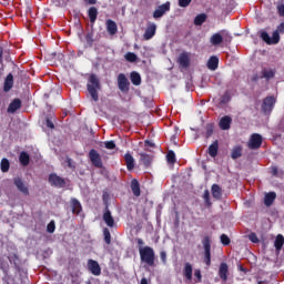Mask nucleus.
<instances>
[{"label": "nucleus", "instance_id": "20", "mask_svg": "<svg viewBox=\"0 0 284 284\" xmlns=\"http://www.w3.org/2000/svg\"><path fill=\"white\" fill-rule=\"evenodd\" d=\"M17 110H21V99L16 98L11 101V103L9 104L7 112L9 114H14V112H17Z\"/></svg>", "mask_w": 284, "mask_h": 284}, {"label": "nucleus", "instance_id": "57", "mask_svg": "<svg viewBox=\"0 0 284 284\" xmlns=\"http://www.w3.org/2000/svg\"><path fill=\"white\" fill-rule=\"evenodd\" d=\"M144 145H145V148H154V142H152L150 140H145Z\"/></svg>", "mask_w": 284, "mask_h": 284}, {"label": "nucleus", "instance_id": "43", "mask_svg": "<svg viewBox=\"0 0 284 284\" xmlns=\"http://www.w3.org/2000/svg\"><path fill=\"white\" fill-rule=\"evenodd\" d=\"M124 58H125V61H129V63H135V61L138 59V57L135 55L134 52L125 53Z\"/></svg>", "mask_w": 284, "mask_h": 284}, {"label": "nucleus", "instance_id": "35", "mask_svg": "<svg viewBox=\"0 0 284 284\" xmlns=\"http://www.w3.org/2000/svg\"><path fill=\"white\" fill-rule=\"evenodd\" d=\"M207 21V14L200 13L194 18V26H203Z\"/></svg>", "mask_w": 284, "mask_h": 284}, {"label": "nucleus", "instance_id": "58", "mask_svg": "<svg viewBox=\"0 0 284 284\" xmlns=\"http://www.w3.org/2000/svg\"><path fill=\"white\" fill-rule=\"evenodd\" d=\"M194 276H195L196 280L201 281V278H202L201 270H196V271L194 272Z\"/></svg>", "mask_w": 284, "mask_h": 284}, {"label": "nucleus", "instance_id": "18", "mask_svg": "<svg viewBox=\"0 0 284 284\" xmlns=\"http://www.w3.org/2000/svg\"><path fill=\"white\" fill-rule=\"evenodd\" d=\"M154 34H156V24L151 23L146 27L144 34H143V39L145 41H150V39H152L154 37Z\"/></svg>", "mask_w": 284, "mask_h": 284}, {"label": "nucleus", "instance_id": "27", "mask_svg": "<svg viewBox=\"0 0 284 284\" xmlns=\"http://www.w3.org/2000/svg\"><path fill=\"white\" fill-rule=\"evenodd\" d=\"M88 17L90 19V23H97V18L99 17V9H97V7H91L88 10Z\"/></svg>", "mask_w": 284, "mask_h": 284}, {"label": "nucleus", "instance_id": "26", "mask_svg": "<svg viewBox=\"0 0 284 284\" xmlns=\"http://www.w3.org/2000/svg\"><path fill=\"white\" fill-rule=\"evenodd\" d=\"M131 191L133 195L141 196V184L139 183V180H131Z\"/></svg>", "mask_w": 284, "mask_h": 284}, {"label": "nucleus", "instance_id": "56", "mask_svg": "<svg viewBox=\"0 0 284 284\" xmlns=\"http://www.w3.org/2000/svg\"><path fill=\"white\" fill-rule=\"evenodd\" d=\"M135 242H136L138 245H139V250H140V247H143V245H145V242H144L143 239H141V237H138V239L135 240Z\"/></svg>", "mask_w": 284, "mask_h": 284}, {"label": "nucleus", "instance_id": "32", "mask_svg": "<svg viewBox=\"0 0 284 284\" xmlns=\"http://www.w3.org/2000/svg\"><path fill=\"white\" fill-rule=\"evenodd\" d=\"M19 161H20L21 165H23L24 168L30 165V154H28V152H26V151H22L20 153Z\"/></svg>", "mask_w": 284, "mask_h": 284}, {"label": "nucleus", "instance_id": "4", "mask_svg": "<svg viewBox=\"0 0 284 284\" xmlns=\"http://www.w3.org/2000/svg\"><path fill=\"white\" fill-rule=\"evenodd\" d=\"M284 34V22H281L277 26V29L273 32L272 38L270 37V33H267L266 31H263L261 33V39L264 40L265 43H267V45H276V43H278V41H281V34Z\"/></svg>", "mask_w": 284, "mask_h": 284}, {"label": "nucleus", "instance_id": "17", "mask_svg": "<svg viewBox=\"0 0 284 284\" xmlns=\"http://www.w3.org/2000/svg\"><path fill=\"white\" fill-rule=\"evenodd\" d=\"M88 267H89V272H91L93 276H101V266L99 265V262L94 260H89Z\"/></svg>", "mask_w": 284, "mask_h": 284}, {"label": "nucleus", "instance_id": "8", "mask_svg": "<svg viewBox=\"0 0 284 284\" xmlns=\"http://www.w3.org/2000/svg\"><path fill=\"white\" fill-rule=\"evenodd\" d=\"M13 185L17 187L18 192L23 194V196H30V189L28 184L20 176L13 178Z\"/></svg>", "mask_w": 284, "mask_h": 284}, {"label": "nucleus", "instance_id": "59", "mask_svg": "<svg viewBox=\"0 0 284 284\" xmlns=\"http://www.w3.org/2000/svg\"><path fill=\"white\" fill-rule=\"evenodd\" d=\"M203 199H204V201L210 200V191H209V190H205V191H204V193H203Z\"/></svg>", "mask_w": 284, "mask_h": 284}, {"label": "nucleus", "instance_id": "49", "mask_svg": "<svg viewBox=\"0 0 284 284\" xmlns=\"http://www.w3.org/2000/svg\"><path fill=\"white\" fill-rule=\"evenodd\" d=\"M192 3V0H179L180 8H187Z\"/></svg>", "mask_w": 284, "mask_h": 284}, {"label": "nucleus", "instance_id": "1", "mask_svg": "<svg viewBox=\"0 0 284 284\" xmlns=\"http://www.w3.org/2000/svg\"><path fill=\"white\" fill-rule=\"evenodd\" d=\"M7 258L9 263L0 257V270L4 274L2 284H30L26 261L21 258L19 253H9Z\"/></svg>", "mask_w": 284, "mask_h": 284}, {"label": "nucleus", "instance_id": "34", "mask_svg": "<svg viewBox=\"0 0 284 284\" xmlns=\"http://www.w3.org/2000/svg\"><path fill=\"white\" fill-rule=\"evenodd\" d=\"M209 70H216L219 68V58L213 55L207 61Z\"/></svg>", "mask_w": 284, "mask_h": 284}, {"label": "nucleus", "instance_id": "45", "mask_svg": "<svg viewBox=\"0 0 284 284\" xmlns=\"http://www.w3.org/2000/svg\"><path fill=\"white\" fill-rule=\"evenodd\" d=\"M104 148H105L106 150H115V149H116V143H115L113 140H111V141H105V142H104Z\"/></svg>", "mask_w": 284, "mask_h": 284}, {"label": "nucleus", "instance_id": "16", "mask_svg": "<svg viewBox=\"0 0 284 284\" xmlns=\"http://www.w3.org/2000/svg\"><path fill=\"white\" fill-rule=\"evenodd\" d=\"M178 63L180 65V68L182 69H187L190 68V53L187 52H182L179 58H178Z\"/></svg>", "mask_w": 284, "mask_h": 284}, {"label": "nucleus", "instance_id": "7", "mask_svg": "<svg viewBox=\"0 0 284 284\" xmlns=\"http://www.w3.org/2000/svg\"><path fill=\"white\" fill-rule=\"evenodd\" d=\"M89 161L93 168H98V170H102L103 168V160L101 159V154L95 149H91L89 151Z\"/></svg>", "mask_w": 284, "mask_h": 284}, {"label": "nucleus", "instance_id": "12", "mask_svg": "<svg viewBox=\"0 0 284 284\" xmlns=\"http://www.w3.org/2000/svg\"><path fill=\"white\" fill-rule=\"evenodd\" d=\"M49 183L53 187H65V180L63 178L57 175V173H51L49 175Z\"/></svg>", "mask_w": 284, "mask_h": 284}, {"label": "nucleus", "instance_id": "55", "mask_svg": "<svg viewBox=\"0 0 284 284\" xmlns=\"http://www.w3.org/2000/svg\"><path fill=\"white\" fill-rule=\"evenodd\" d=\"M277 12H278L280 17H284V4L277 6Z\"/></svg>", "mask_w": 284, "mask_h": 284}, {"label": "nucleus", "instance_id": "31", "mask_svg": "<svg viewBox=\"0 0 284 284\" xmlns=\"http://www.w3.org/2000/svg\"><path fill=\"white\" fill-rule=\"evenodd\" d=\"M140 161L145 168H150V165H152V156L148 153H140Z\"/></svg>", "mask_w": 284, "mask_h": 284}, {"label": "nucleus", "instance_id": "3", "mask_svg": "<svg viewBox=\"0 0 284 284\" xmlns=\"http://www.w3.org/2000/svg\"><path fill=\"white\" fill-rule=\"evenodd\" d=\"M87 90L93 101H99V91L101 90V80L97 73H91L88 79Z\"/></svg>", "mask_w": 284, "mask_h": 284}, {"label": "nucleus", "instance_id": "47", "mask_svg": "<svg viewBox=\"0 0 284 284\" xmlns=\"http://www.w3.org/2000/svg\"><path fill=\"white\" fill-rule=\"evenodd\" d=\"M54 230H57V225L54 224V221H51L47 225V232H49V234H54Z\"/></svg>", "mask_w": 284, "mask_h": 284}, {"label": "nucleus", "instance_id": "40", "mask_svg": "<svg viewBox=\"0 0 284 284\" xmlns=\"http://www.w3.org/2000/svg\"><path fill=\"white\" fill-rule=\"evenodd\" d=\"M103 237L106 245H110V243H112V235L110 234V229L108 227L103 229Z\"/></svg>", "mask_w": 284, "mask_h": 284}, {"label": "nucleus", "instance_id": "19", "mask_svg": "<svg viewBox=\"0 0 284 284\" xmlns=\"http://www.w3.org/2000/svg\"><path fill=\"white\" fill-rule=\"evenodd\" d=\"M227 274H230V267L227 266V263L222 262L219 268V276L224 283L227 281Z\"/></svg>", "mask_w": 284, "mask_h": 284}, {"label": "nucleus", "instance_id": "50", "mask_svg": "<svg viewBox=\"0 0 284 284\" xmlns=\"http://www.w3.org/2000/svg\"><path fill=\"white\" fill-rule=\"evenodd\" d=\"M248 241H251V243H258V236L256 235V233H251L248 235Z\"/></svg>", "mask_w": 284, "mask_h": 284}, {"label": "nucleus", "instance_id": "52", "mask_svg": "<svg viewBox=\"0 0 284 284\" xmlns=\"http://www.w3.org/2000/svg\"><path fill=\"white\" fill-rule=\"evenodd\" d=\"M45 125H47V128H49V130H54V122H52V120H50V118L45 119Z\"/></svg>", "mask_w": 284, "mask_h": 284}, {"label": "nucleus", "instance_id": "6", "mask_svg": "<svg viewBox=\"0 0 284 284\" xmlns=\"http://www.w3.org/2000/svg\"><path fill=\"white\" fill-rule=\"evenodd\" d=\"M202 245L204 247V256L203 262L205 263L206 267L212 265V240L210 236H204L202 240Z\"/></svg>", "mask_w": 284, "mask_h": 284}, {"label": "nucleus", "instance_id": "2", "mask_svg": "<svg viewBox=\"0 0 284 284\" xmlns=\"http://www.w3.org/2000/svg\"><path fill=\"white\" fill-rule=\"evenodd\" d=\"M4 57V60L10 63H12V73H9L3 82V92H10L12 88H14V79L17 83H21L23 81V77H26V71L21 70L19 65H17L13 61L12 58H10V52L2 50V58Z\"/></svg>", "mask_w": 284, "mask_h": 284}, {"label": "nucleus", "instance_id": "51", "mask_svg": "<svg viewBox=\"0 0 284 284\" xmlns=\"http://www.w3.org/2000/svg\"><path fill=\"white\" fill-rule=\"evenodd\" d=\"M160 258L162 263L165 265L168 263V253H165V251L160 252Z\"/></svg>", "mask_w": 284, "mask_h": 284}, {"label": "nucleus", "instance_id": "33", "mask_svg": "<svg viewBox=\"0 0 284 284\" xmlns=\"http://www.w3.org/2000/svg\"><path fill=\"white\" fill-rule=\"evenodd\" d=\"M274 77H276V71H274L272 69H263L262 70L261 79H266L267 81H270V79H274Z\"/></svg>", "mask_w": 284, "mask_h": 284}, {"label": "nucleus", "instance_id": "54", "mask_svg": "<svg viewBox=\"0 0 284 284\" xmlns=\"http://www.w3.org/2000/svg\"><path fill=\"white\" fill-rule=\"evenodd\" d=\"M271 174L272 176H278V166H272Z\"/></svg>", "mask_w": 284, "mask_h": 284}, {"label": "nucleus", "instance_id": "38", "mask_svg": "<svg viewBox=\"0 0 284 284\" xmlns=\"http://www.w3.org/2000/svg\"><path fill=\"white\" fill-rule=\"evenodd\" d=\"M183 274L187 281H191L192 278V264L186 263L184 266Z\"/></svg>", "mask_w": 284, "mask_h": 284}, {"label": "nucleus", "instance_id": "60", "mask_svg": "<svg viewBox=\"0 0 284 284\" xmlns=\"http://www.w3.org/2000/svg\"><path fill=\"white\" fill-rule=\"evenodd\" d=\"M204 203H205L206 207H212V201L210 199L209 200H204Z\"/></svg>", "mask_w": 284, "mask_h": 284}, {"label": "nucleus", "instance_id": "22", "mask_svg": "<svg viewBox=\"0 0 284 284\" xmlns=\"http://www.w3.org/2000/svg\"><path fill=\"white\" fill-rule=\"evenodd\" d=\"M219 125L221 130H230L232 128V116L225 115L221 118Z\"/></svg>", "mask_w": 284, "mask_h": 284}, {"label": "nucleus", "instance_id": "41", "mask_svg": "<svg viewBox=\"0 0 284 284\" xmlns=\"http://www.w3.org/2000/svg\"><path fill=\"white\" fill-rule=\"evenodd\" d=\"M0 168H1V172H8L10 170V161L6 158L2 159Z\"/></svg>", "mask_w": 284, "mask_h": 284}, {"label": "nucleus", "instance_id": "21", "mask_svg": "<svg viewBox=\"0 0 284 284\" xmlns=\"http://www.w3.org/2000/svg\"><path fill=\"white\" fill-rule=\"evenodd\" d=\"M211 194L215 201H221L223 199V189L219 184H213L211 187Z\"/></svg>", "mask_w": 284, "mask_h": 284}, {"label": "nucleus", "instance_id": "61", "mask_svg": "<svg viewBox=\"0 0 284 284\" xmlns=\"http://www.w3.org/2000/svg\"><path fill=\"white\" fill-rule=\"evenodd\" d=\"M67 163H68V168H74V165H72V159L67 158Z\"/></svg>", "mask_w": 284, "mask_h": 284}, {"label": "nucleus", "instance_id": "42", "mask_svg": "<svg viewBox=\"0 0 284 284\" xmlns=\"http://www.w3.org/2000/svg\"><path fill=\"white\" fill-rule=\"evenodd\" d=\"M205 130H206L205 136L206 139H210V136L214 134V123H207L205 126Z\"/></svg>", "mask_w": 284, "mask_h": 284}, {"label": "nucleus", "instance_id": "14", "mask_svg": "<svg viewBox=\"0 0 284 284\" xmlns=\"http://www.w3.org/2000/svg\"><path fill=\"white\" fill-rule=\"evenodd\" d=\"M165 12H170V1L159 6L153 12V19H161L165 14Z\"/></svg>", "mask_w": 284, "mask_h": 284}, {"label": "nucleus", "instance_id": "24", "mask_svg": "<svg viewBox=\"0 0 284 284\" xmlns=\"http://www.w3.org/2000/svg\"><path fill=\"white\" fill-rule=\"evenodd\" d=\"M71 210L72 214L79 215L80 212H83V206L81 205V202L77 200L75 197L71 199Z\"/></svg>", "mask_w": 284, "mask_h": 284}, {"label": "nucleus", "instance_id": "29", "mask_svg": "<svg viewBox=\"0 0 284 284\" xmlns=\"http://www.w3.org/2000/svg\"><path fill=\"white\" fill-rule=\"evenodd\" d=\"M274 201H276V192H270L265 194L264 205L270 207V205H273Z\"/></svg>", "mask_w": 284, "mask_h": 284}, {"label": "nucleus", "instance_id": "36", "mask_svg": "<svg viewBox=\"0 0 284 284\" xmlns=\"http://www.w3.org/2000/svg\"><path fill=\"white\" fill-rule=\"evenodd\" d=\"M283 245H284V236L278 234L275 239L274 247L275 250H283Z\"/></svg>", "mask_w": 284, "mask_h": 284}, {"label": "nucleus", "instance_id": "23", "mask_svg": "<svg viewBox=\"0 0 284 284\" xmlns=\"http://www.w3.org/2000/svg\"><path fill=\"white\" fill-rule=\"evenodd\" d=\"M207 154L212 159H216V156H219V140H215L212 144H210Z\"/></svg>", "mask_w": 284, "mask_h": 284}, {"label": "nucleus", "instance_id": "63", "mask_svg": "<svg viewBox=\"0 0 284 284\" xmlns=\"http://www.w3.org/2000/svg\"><path fill=\"white\" fill-rule=\"evenodd\" d=\"M257 284H267V281L266 280H257Z\"/></svg>", "mask_w": 284, "mask_h": 284}, {"label": "nucleus", "instance_id": "62", "mask_svg": "<svg viewBox=\"0 0 284 284\" xmlns=\"http://www.w3.org/2000/svg\"><path fill=\"white\" fill-rule=\"evenodd\" d=\"M240 272H244V274H247V268L243 267V265H239Z\"/></svg>", "mask_w": 284, "mask_h": 284}, {"label": "nucleus", "instance_id": "48", "mask_svg": "<svg viewBox=\"0 0 284 284\" xmlns=\"http://www.w3.org/2000/svg\"><path fill=\"white\" fill-rule=\"evenodd\" d=\"M85 41L89 45H92V43H94V33L92 32L87 33Z\"/></svg>", "mask_w": 284, "mask_h": 284}, {"label": "nucleus", "instance_id": "15", "mask_svg": "<svg viewBox=\"0 0 284 284\" xmlns=\"http://www.w3.org/2000/svg\"><path fill=\"white\" fill-rule=\"evenodd\" d=\"M225 39V41H232V36H227V38L223 37V34L221 33H214L211 38H210V43L211 45H221V43H223V40Z\"/></svg>", "mask_w": 284, "mask_h": 284}, {"label": "nucleus", "instance_id": "10", "mask_svg": "<svg viewBox=\"0 0 284 284\" xmlns=\"http://www.w3.org/2000/svg\"><path fill=\"white\" fill-rule=\"evenodd\" d=\"M263 145V136L258 133H253L248 141L250 150H258Z\"/></svg>", "mask_w": 284, "mask_h": 284}, {"label": "nucleus", "instance_id": "30", "mask_svg": "<svg viewBox=\"0 0 284 284\" xmlns=\"http://www.w3.org/2000/svg\"><path fill=\"white\" fill-rule=\"evenodd\" d=\"M241 156H243V146L241 145L234 146L231 152V159L236 161V159H241Z\"/></svg>", "mask_w": 284, "mask_h": 284}, {"label": "nucleus", "instance_id": "5", "mask_svg": "<svg viewBox=\"0 0 284 284\" xmlns=\"http://www.w3.org/2000/svg\"><path fill=\"white\" fill-rule=\"evenodd\" d=\"M139 254L142 263H145L146 265H149V267H154V261H156L154 248H152L151 246L140 247Z\"/></svg>", "mask_w": 284, "mask_h": 284}, {"label": "nucleus", "instance_id": "44", "mask_svg": "<svg viewBox=\"0 0 284 284\" xmlns=\"http://www.w3.org/2000/svg\"><path fill=\"white\" fill-rule=\"evenodd\" d=\"M3 78V48H0V79Z\"/></svg>", "mask_w": 284, "mask_h": 284}, {"label": "nucleus", "instance_id": "9", "mask_svg": "<svg viewBox=\"0 0 284 284\" xmlns=\"http://www.w3.org/2000/svg\"><path fill=\"white\" fill-rule=\"evenodd\" d=\"M275 105L276 98H274L273 95H268L263 100L262 112H264V114H272V110H274Z\"/></svg>", "mask_w": 284, "mask_h": 284}, {"label": "nucleus", "instance_id": "37", "mask_svg": "<svg viewBox=\"0 0 284 284\" xmlns=\"http://www.w3.org/2000/svg\"><path fill=\"white\" fill-rule=\"evenodd\" d=\"M131 83L133 85H139L141 83V74H139V72H131Z\"/></svg>", "mask_w": 284, "mask_h": 284}, {"label": "nucleus", "instance_id": "11", "mask_svg": "<svg viewBox=\"0 0 284 284\" xmlns=\"http://www.w3.org/2000/svg\"><path fill=\"white\" fill-rule=\"evenodd\" d=\"M102 219L108 227H116V222L114 221V217L112 216V212L110 211L108 204L106 207H104Z\"/></svg>", "mask_w": 284, "mask_h": 284}, {"label": "nucleus", "instance_id": "13", "mask_svg": "<svg viewBox=\"0 0 284 284\" xmlns=\"http://www.w3.org/2000/svg\"><path fill=\"white\" fill-rule=\"evenodd\" d=\"M118 88L121 92H130V81L123 73L118 75Z\"/></svg>", "mask_w": 284, "mask_h": 284}, {"label": "nucleus", "instance_id": "53", "mask_svg": "<svg viewBox=\"0 0 284 284\" xmlns=\"http://www.w3.org/2000/svg\"><path fill=\"white\" fill-rule=\"evenodd\" d=\"M108 199H110V195H108V193H103L102 201H103L105 207H110V204L108 203Z\"/></svg>", "mask_w": 284, "mask_h": 284}, {"label": "nucleus", "instance_id": "25", "mask_svg": "<svg viewBox=\"0 0 284 284\" xmlns=\"http://www.w3.org/2000/svg\"><path fill=\"white\" fill-rule=\"evenodd\" d=\"M106 32L111 36L114 37L119 32V28L116 27V22L113 20H106Z\"/></svg>", "mask_w": 284, "mask_h": 284}, {"label": "nucleus", "instance_id": "39", "mask_svg": "<svg viewBox=\"0 0 284 284\" xmlns=\"http://www.w3.org/2000/svg\"><path fill=\"white\" fill-rule=\"evenodd\" d=\"M166 161L168 163H170L171 165H174V163H176V154L174 153V151H169L166 154Z\"/></svg>", "mask_w": 284, "mask_h": 284}, {"label": "nucleus", "instance_id": "64", "mask_svg": "<svg viewBox=\"0 0 284 284\" xmlns=\"http://www.w3.org/2000/svg\"><path fill=\"white\" fill-rule=\"evenodd\" d=\"M140 284H148V280L145 277H143L140 282Z\"/></svg>", "mask_w": 284, "mask_h": 284}, {"label": "nucleus", "instance_id": "46", "mask_svg": "<svg viewBox=\"0 0 284 284\" xmlns=\"http://www.w3.org/2000/svg\"><path fill=\"white\" fill-rule=\"evenodd\" d=\"M220 239H221L222 245L227 246V245H230V243H232V241L230 240V236H227L225 234H222Z\"/></svg>", "mask_w": 284, "mask_h": 284}, {"label": "nucleus", "instance_id": "28", "mask_svg": "<svg viewBox=\"0 0 284 284\" xmlns=\"http://www.w3.org/2000/svg\"><path fill=\"white\" fill-rule=\"evenodd\" d=\"M124 161H125L126 169L129 171L134 170V156H132L131 153L128 152L124 154Z\"/></svg>", "mask_w": 284, "mask_h": 284}]
</instances>
